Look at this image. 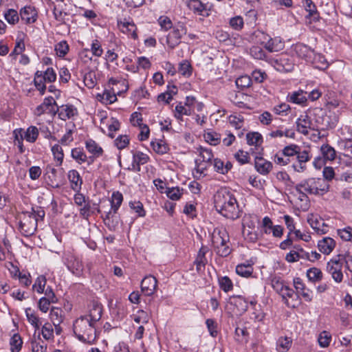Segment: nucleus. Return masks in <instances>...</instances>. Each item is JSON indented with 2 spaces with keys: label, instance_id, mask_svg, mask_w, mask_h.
Wrapping results in <instances>:
<instances>
[{
  "label": "nucleus",
  "instance_id": "1",
  "mask_svg": "<svg viewBox=\"0 0 352 352\" xmlns=\"http://www.w3.org/2000/svg\"><path fill=\"white\" fill-rule=\"evenodd\" d=\"M214 207L223 217L236 219L240 217V210L234 195L227 188L219 189L214 197Z\"/></svg>",
  "mask_w": 352,
  "mask_h": 352
},
{
  "label": "nucleus",
  "instance_id": "2",
  "mask_svg": "<svg viewBox=\"0 0 352 352\" xmlns=\"http://www.w3.org/2000/svg\"><path fill=\"white\" fill-rule=\"evenodd\" d=\"M73 331L83 343L92 344L96 340V324L90 322L87 316H81L74 322Z\"/></svg>",
  "mask_w": 352,
  "mask_h": 352
},
{
  "label": "nucleus",
  "instance_id": "3",
  "mask_svg": "<svg viewBox=\"0 0 352 352\" xmlns=\"http://www.w3.org/2000/svg\"><path fill=\"white\" fill-rule=\"evenodd\" d=\"M329 185L327 181L322 178H308L301 181L296 185L295 189L298 192L302 190L309 195H322L329 190Z\"/></svg>",
  "mask_w": 352,
  "mask_h": 352
},
{
  "label": "nucleus",
  "instance_id": "4",
  "mask_svg": "<svg viewBox=\"0 0 352 352\" xmlns=\"http://www.w3.org/2000/svg\"><path fill=\"white\" fill-rule=\"evenodd\" d=\"M212 243L216 253L221 256L226 257L232 252L229 245V236L226 230H214L212 236Z\"/></svg>",
  "mask_w": 352,
  "mask_h": 352
},
{
  "label": "nucleus",
  "instance_id": "5",
  "mask_svg": "<svg viewBox=\"0 0 352 352\" xmlns=\"http://www.w3.org/2000/svg\"><path fill=\"white\" fill-rule=\"evenodd\" d=\"M36 219L34 212L23 211L19 217V230L24 236L33 235L37 228Z\"/></svg>",
  "mask_w": 352,
  "mask_h": 352
},
{
  "label": "nucleus",
  "instance_id": "6",
  "mask_svg": "<svg viewBox=\"0 0 352 352\" xmlns=\"http://www.w3.org/2000/svg\"><path fill=\"white\" fill-rule=\"evenodd\" d=\"M199 157L195 160V170L199 174L206 175L204 173L212 164L214 157L210 148L200 146L199 148Z\"/></svg>",
  "mask_w": 352,
  "mask_h": 352
},
{
  "label": "nucleus",
  "instance_id": "7",
  "mask_svg": "<svg viewBox=\"0 0 352 352\" xmlns=\"http://www.w3.org/2000/svg\"><path fill=\"white\" fill-rule=\"evenodd\" d=\"M343 259L341 255L333 257L327 263L326 270L331 276L333 280L337 283L342 282L344 275L342 273Z\"/></svg>",
  "mask_w": 352,
  "mask_h": 352
},
{
  "label": "nucleus",
  "instance_id": "8",
  "mask_svg": "<svg viewBox=\"0 0 352 352\" xmlns=\"http://www.w3.org/2000/svg\"><path fill=\"white\" fill-rule=\"evenodd\" d=\"M274 68L280 72H289L293 70L294 62L289 54H281L278 58L271 60Z\"/></svg>",
  "mask_w": 352,
  "mask_h": 352
},
{
  "label": "nucleus",
  "instance_id": "9",
  "mask_svg": "<svg viewBox=\"0 0 352 352\" xmlns=\"http://www.w3.org/2000/svg\"><path fill=\"white\" fill-rule=\"evenodd\" d=\"M294 53L301 59L309 63L313 61L314 58V50L308 45L303 43H296L293 46Z\"/></svg>",
  "mask_w": 352,
  "mask_h": 352
},
{
  "label": "nucleus",
  "instance_id": "10",
  "mask_svg": "<svg viewBox=\"0 0 352 352\" xmlns=\"http://www.w3.org/2000/svg\"><path fill=\"white\" fill-rule=\"evenodd\" d=\"M54 114L58 113V118L62 120H66L77 115V109L72 104L62 105L59 107L58 105L56 110H50Z\"/></svg>",
  "mask_w": 352,
  "mask_h": 352
},
{
  "label": "nucleus",
  "instance_id": "11",
  "mask_svg": "<svg viewBox=\"0 0 352 352\" xmlns=\"http://www.w3.org/2000/svg\"><path fill=\"white\" fill-rule=\"evenodd\" d=\"M102 314V305L96 300H92L89 305V314L87 316L90 322L96 324Z\"/></svg>",
  "mask_w": 352,
  "mask_h": 352
},
{
  "label": "nucleus",
  "instance_id": "12",
  "mask_svg": "<svg viewBox=\"0 0 352 352\" xmlns=\"http://www.w3.org/2000/svg\"><path fill=\"white\" fill-rule=\"evenodd\" d=\"M296 156L297 163L293 164L292 168L295 171L298 173L304 172L307 168L306 162H309L311 160V155H309V152L307 150L300 151V149L298 150V152Z\"/></svg>",
  "mask_w": 352,
  "mask_h": 352
},
{
  "label": "nucleus",
  "instance_id": "13",
  "mask_svg": "<svg viewBox=\"0 0 352 352\" xmlns=\"http://www.w3.org/2000/svg\"><path fill=\"white\" fill-rule=\"evenodd\" d=\"M123 201V195L120 191L113 192L110 200L111 209L106 212L105 219H109L113 214H116Z\"/></svg>",
  "mask_w": 352,
  "mask_h": 352
},
{
  "label": "nucleus",
  "instance_id": "14",
  "mask_svg": "<svg viewBox=\"0 0 352 352\" xmlns=\"http://www.w3.org/2000/svg\"><path fill=\"white\" fill-rule=\"evenodd\" d=\"M157 281L152 275L146 276L141 282V290L145 296L153 295L157 288Z\"/></svg>",
  "mask_w": 352,
  "mask_h": 352
},
{
  "label": "nucleus",
  "instance_id": "15",
  "mask_svg": "<svg viewBox=\"0 0 352 352\" xmlns=\"http://www.w3.org/2000/svg\"><path fill=\"white\" fill-rule=\"evenodd\" d=\"M45 179L47 184L52 188H58L61 186L57 178V170L52 164H47L45 168Z\"/></svg>",
  "mask_w": 352,
  "mask_h": 352
},
{
  "label": "nucleus",
  "instance_id": "16",
  "mask_svg": "<svg viewBox=\"0 0 352 352\" xmlns=\"http://www.w3.org/2000/svg\"><path fill=\"white\" fill-rule=\"evenodd\" d=\"M195 98L194 96H186L184 102H179L177 104V120L178 115H190L194 110Z\"/></svg>",
  "mask_w": 352,
  "mask_h": 352
},
{
  "label": "nucleus",
  "instance_id": "17",
  "mask_svg": "<svg viewBox=\"0 0 352 352\" xmlns=\"http://www.w3.org/2000/svg\"><path fill=\"white\" fill-rule=\"evenodd\" d=\"M117 24L118 28L124 34L131 35V38L134 40H137L138 38L137 34L138 28L133 21H128L126 19H124L123 21L118 20Z\"/></svg>",
  "mask_w": 352,
  "mask_h": 352
},
{
  "label": "nucleus",
  "instance_id": "18",
  "mask_svg": "<svg viewBox=\"0 0 352 352\" xmlns=\"http://www.w3.org/2000/svg\"><path fill=\"white\" fill-rule=\"evenodd\" d=\"M20 16L26 24H31L37 20L38 12L34 7L26 6L20 10Z\"/></svg>",
  "mask_w": 352,
  "mask_h": 352
},
{
  "label": "nucleus",
  "instance_id": "19",
  "mask_svg": "<svg viewBox=\"0 0 352 352\" xmlns=\"http://www.w3.org/2000/svg\"><path fill=\"white\" fill-rule=\"evenodd\" d=\"M296 130L298 133L307 135L311 129L312 122L307 114L300 115L296 121Z\"/></svg>",
  "mask_w": 352,
  "mask_h": 352
},
{
  "label": "nucleus",
  "instance_id": "20",
  "mask_svg": "<svg viewBox=\"0 0 352 352\" xmlns=\"http://www.w3.org/2000/svg\"><path fill=\"white\" fill-rule=\"evenodd\" d=\"M208 252L209 248L207 246L202 245L197 253L194 264L198 273L203 272L205 270V267L208 263L206 255Z\"/></svg>",
  "mask_w": 352,
  "mask_h": 352
},
{
  "label": "nucleus",
  "instance_id": "21",
  "mask_svg": "<svg viewBox=\"0 0 352 352\" xmlns=\"http://www.w3.org/2000/svg\"><path fill=\"white\" fill-rule=\"evenodd\" d=\"M133 154V161L131 164L132 170L140 172L141 170V165H144L146 164L150 158L148 155L146 153H144L142 151H131Z\"/></svg>",
  "mask_w": 352,
  "mask_h": 352
},
{
  "label": "nucleus",
  "instance_id": "22",
  "mask_svg": "<svg viewBox=\"0 0 352 352\" xmlns=\"http://www.w3.org/2000/svg\"><path fill=\"white\" fill-rule=\"evenodd\" d=\"M254 168L261 175H267L272 170L273 164L263 157L256 156L254 160Z\"/></svg>",
  "mask_w": 352,
  "mask_h": 352
},
{
  "label": "nucleus",
  "instance_id": "23",
  "mask_svg": "<svg viewBox=\"0 0 352 352\" xmlns=\"http://www.w3.org/2000/svg\"><path fill=\"white\" fill-rule=\"evenodd\" d=\"M186 4L195 14L202 16L209 15L207 4L203 3L200 0H187Z\"/></svg>",
  "mask_w": 352,
  "mask_h": 352
},
{
  "label": "nucleus",
  "instance_id": "24",
  "mask_svg": "<svg viewBox=\"0 0 352 352\" xmlns=\"http://www.w3.org/2000/svg\"><path fill=\"white\" fill-rule=\"evenodd\" d=\"M67 177L71 188L75 192L80 191L83 181L79 173L75 169L70 170L68 172Z\"/></svg>",
  "mask_w": 352,
  "mask_h": 352
},
{
  "label": "nucleus",
  "instance_id": "25",
  "mask_svg": "<svg viewBox=\"0 0 352 352\" xmlns=\"http://www.w3.org/2000/svg\"><path fill=\"white\" fill-rule=\"evenodd\" d=\"M307 221L317 234H322L328 232V226L325 225L322 219L311 215L308 218Z\"/></svg>",
  "mask_w": 352,
  "mask_h": 352
},
{
  "label": "nucleus",
  "instance_id": "26",
  "mask_svg": "<svg viewBox=\"0 0 352 352\" xmlns=\"http://www.w3.org/2000/svg\"><path fill=\"white\" fill-rule=\"evenodd\" d=\"M303 6L309 14L306 16L307 19H310L309 23L317 22L320 19V14L316 9V5L311 0H304Z\"/></svg>",
  "mask_w": 352,
  "mask_h": 352
},
{
  "label": "nucleus",
  "instance_id": "27",
  "mask_svg": "<svg viewBox=\"0 0 352 352\" xmlns=\"http://www.w3.org/2000/svg\"><path fill=\"white\" fill-rule=\"evenodd\" d=\"M283 300L287 307H295V303L293 301H296L298 299V294L295 293L293 289L287 286L285 289L280 293Z\"/></svg>",
  "mask_w": 352,
  "mask_h": 352
},
{
  "label": "nucleus",
  "instance_id": "28",
  "mask_svg": "<svg viewBox=\"0 0 352 352\" xmlns=\"http://www.w3.org/2000/svg\"><path fill=\"white\" fill-rule=\"evenodd\" d=\"M335 246V241L330 237H325L318 243L319 250L324 254H329L333 251Z\"/></svg>",
  "mask_w": 352,
  "mask_h": 352
},
{
  "label": "nucleus",
  "instance_id": "29",
  "mask_svg": "<svg viewBox=\"0 0 352 352\" xmlns=\"http://www.w3.org/2000/svg\"><path fill=\"white\" fill-rule=\"evenodd\" d=\"M307 92H304L302 90L294 91L287 96V101L304 106L307 100Z\"/></svg>",
  "mask_w": 352,
  "mask_h": 352
},
{
  "label": "nucleus",
  "instance_id": "30",
  "mask_svg": "<svg viewBox=\"0 0 352 352\" xmlns=\"http://www.w3.org/2000/svg\"><path fill=\"white\" fill-rule=\"evenodd\" d=\"M284 46V42L279 37L271 38L265 44V48L270 52H279Z\"/></svg>",
  "mask_w": 352,
  "mask_h": 352
},
{
  "label": "nucleus",
  "instance_id": "31",
  "mask_svg": "<svg viewBox=\"0 0 352 352\" xmlns=\"http://www.w3.org/2000/svg\"><path fill=\"white\" fill-rule=\"evenodd\" d=\"M267 136L271 138H280L282 137H286L294 139L295 138V132L292 129L285 128L283 129V127H280L275 131H270L267 134Z\"/></svg>",
  "mask_w": 352,
  "mask_h": 352
},
{
  "label": "nucleus",
  "instance_id": "32",
  "mask_svg": "<svg viewBox=\"0 0 352 352\" xmlns=\"http://www.w3.org/2000/svg\"><path fill=\"white\" fill-rule=\"evenodd\" d=\"M52 106L57 107V103L52 96H48L43 100V102L36 108L35 113L37 116L43 114L47 109L50 111V107Z\"/></svg>",
  "mask_w": 352,
  "mask_h": 352
},
{
  "label": "nucleus",
  "instance_id": "33",
  "mask_svg": "<svg viewBox=\"0 0 352 352\" xmlns=\"http://www.w3.org/2000/svg\"><path fill=\"white\" fill-rule=\"evenodd\" d=\"M236 273L243 278H250L252 276L254 268L252 264L241 263L236 266Z\"/></svg>",
  "mask_w": 352,
  "mask_h": 352
},
{
  "label": "nucleus",
  "instance_id": "34",
  "mask_svg": "<svg viewBox=\"0 0 352 352\" xmlns=\"http://www.w3.org/2000/svg\"><path fill=\"white\" fill-rule=\"evenodd\" d=\"M292 340L287 336H281L276 341V350L278 352H287L291 348Z\"/></svg>",
  "mask_w": 352,
  "mask_h": 352
},
{
  "label": "nucleus",
  "instance_id": "35",
  "mask_svg": "<svg viewBox=\"0 0 352 352\" xmlns=\"http://www.w3.org/2000/svg\"><path fill=\"white\" fill-rule=\"evenodd\" d=\"M85 147L89 153L96 156H102L103 149L94 140L89 139L85 142Z\"/></svg>",
  "mask_w": 352,
  "mask_h": 352
},
{
  "label": "nucleus",
  "instance_id": "36",
  "mask_svg": "<svg viewBox=\"0 0 352 352\" xmlns=\"http://www.w3.org/2000/svg\"><path fill=\"white\" fill-rule=\"evenodd\" d=\"M68 270L73 274L79 273L81 271V264L73 256H69L65 258V262Z\"/></svg>",
  "mask_w": 352,
  "mask_h": 352
},
{
  "label": "nucleus",
  "instance_id": "37",
  "mask_svg": "<svg viewBox=\"0 0 352 352\" xmlns=\"http://www.w3.org/2000/svg\"><path fill=\"white\" fill-rule=\"evenodd\" d=\"M10 351L12 352H20L23 345V340L19 333H14L10 340Z\"/></svg>",
  "mask_w": 352,
  "mask_h": 352
},
{
  "label": "nucleus",
  "instance_id": "38",
  "mask_svg": "<svg viewBox=\"0 0 352 352\" xmlns=\"http://www.w3.org/2000/svg\"><path fill=\"white\" fill-rule=\"evenodd\" d=\"M71 156L78 164L85 163V160H87L86 153L83 148L80 147L72 149Z\"/></svg>",
  "mask_w": 352,
  "mask_h": 352
},
{
  "label": "nucleus",
  "instance_id": "39",
  "mask_svg": "<svg viewBox=\"0 0 352 352\" xmlns=\"http://www.w3.org/2000/svg\"><path fill=\"white\" fill-rule=\"evenodd\" d=\"M247 143L249 145L256 146L261 145L263 143V137L258 132H250L246 135Z\"/></svg>",
  "mask_w": 352,
  "mask_h": 352
},
{
  "label": "nucleus",
  "instance_id": "40",
  "mask_svg": "<svg viewBox=\"0 0 352 352\" xmlns=\"http://www.w3.org/2000/svg\"><path fill=\"white\" fill-rule=\"evenodd\" d=\"M321 153L323 158L326 160L333 161L335 160L336 153L335 149L329 144H323L321 148Z\"/></svg>",
  "mask_w": 352,
  "mask_h": 352
},
{
  "label": "nucleus",
  "instance_id": "41",
  "mask_svg": "<svg viewBox=\"0 0 352 352\" xmlns=\"http://www.w3.org/2000/svg\"><path fill=\"white\" fill-rule=\"evenodd\" d=\"M38 136V130L34 126H30L27 129L23 137L24 139L30 142L34 143L36 142Z\"/></svg>",
  "mask_w": 352,
  "mask_h": 352
},
{
  "label": "nucleus",
  "instance_id": "42",
  "mask_svg": "<svg viewBox=\"0 0 352 352\" xmlns=\"http://www.w3.org/2000/svg\"><path fill=\"white\" fill-rule=\"evenodd\" d=\"M129 205L130 208L137 213L138 217H144L146 216V210L144 208L142 203L140 201H131Z\"/></svg>",
  "mask_w": 352,
  "mask_h": 352
},
{
  "label": "nucleus",
  "instance_id": "43",
  "mask_svg": "<svg viewBox=\"0 0 352 352\" xmlns=\"http://www.w3.org/2000/svg\"><path fill=\"white\" fill-rule=\"evenodd\" d=\"M307 276L311 282L320 281L322 279V272L317 267H311L307 271Z\"/></svg>",
  "mask_w": 352,
  "mask_h": 352
},
{
  "label": "nucleus",
  "instance_id": "44",
  "mask_svg": "<svg viewBox=\"0 0 352 352\" xmlns=\"http://www.w3.org/2000/svg\"><path fill=\"white\" fill-rule=\"evenodd\" d=\"M250 54L255 59L268 61L265 51L259 46H252L250 50Z\"/></svg>",
  "mask_w": 352,
  "mask_h": 352
},
{
  "label": "nucleus",
  "instance_id": "45",
  "mask_svg": "<svg viewBox=\"0 0 352 352\" xmlns=\"http://www.w3.org/2000/svg\"><path fill=\"white\" fill-rule=\"evenodd\" d=\"M52 153L54 155V160L57 162V166H60L63 164L64 153L62 147L59 144H55L52 147Z\"/></svg>",
  "mask_w": 352,
  "mask_h": 352
},
{
  "label": "nucleus",
  "instance_id": "46",
  "mask_svg": "<svg viewBox=\"0 0 352 352\" xmlns=\"http://www.w3.org/2000/svg\"><path fill=\"white\" fill-rule=\"evenodd\" d=\"M234 304L237 307L239 311L245 312L248 308V301L241 296H236L233 297Z\"/></svg>",
  "mask_w": 352,
  "mask_h": 352
},
{
  "label": "nucleus",
  "instance_id": "47",
  "mask_svg": "<svg viewBox=\"0 0 352 352\" xmlns=\"http://www.w3.org/2000/svg\"><path fill=\"white\" fill-rule=\"evenodd\" d=\"M219 284L220 288L225 292H228L233 289V284L231 279L227 276H221L219 278Z\"/></svg>",
  "mask_w": 352,
  "mask_h": 352
},
{
  "label": "nucleus",
  "instance_id": "48",
  "mask_svg": "<svg viewBox=\"0 0 352 352\" xmlns=\"http://www.w3.org/2000/svg\"><path fill=\"white\" fill-rule=\"evenodd\" d=\"M5 19L11 25H15L19 21V15L16 10L14 9H9L4 14Z\"/></svg>",
  "mask_w": 352,
  "mask_h": 352
},
{
  "label": "nucleus",
  "instance_id": "49",
  "mask_svg": "<svg viewBox=\"0 0 352 352\" xmlns=\"http://www.w3.org/2000/svg\"><path fill=\"white\" fill-rule=\"evenodd\" d=\"M46 283L47 279L45 276H38L32 286V289H35L38 294H42L44 292Z\"/></svg>",
  "mask_w": 352,
  "mask_h": 352
},
{
  "label": "nucleus",
  "instance_id": "50",
  "mask_svg": "<svg viewBox=\"0 0 352 352\" xmlns=\"http://www.w3.org/2000/svg\"><path fill=\"white\" fill-rule=\"evenodd\" d=\"M25 315L28 322L36 329L40 328L41 322L38 317H37L34 313H30L31 308L28 307L25 309Z\"/></svg>",
  "mask_w": 352,
  "mask_h": 352
},
{
  "label": "nucleus",
  "instance_id": "51",
  "mask_svg": "<svg viewBox=\"0 0 352 352\" xmlns=\"http://www.w3.org/2000/svg\"><path fill=\"white\" fill-rule=\"evenodd\" d=\"M69 45L66 41H61L55 45V51L59 57H64L69 52Z\"/></svg>",
  "mask_w": 352,
  "mask_h": 352
},
{
  "label": "nucleus",
  "instance_id": "52",
  "mask_svg": "<svg viewBox=\"0 0 352 352\" xmlns=\"http://www.w3.org/2000/svg\"><path fill=\"white\" fill-rule=\"evenodd\" d=\"M204 138L208 143L214 146L219 144L221 142L220 135L214 131L205 133Z\"/></svg>",
  "mask_w": 352,
  "mask_h": 352
},
{
  "label": "nucleus",
  "instance_id": "53",
  "mask_svg": "<svg viewBox=\"0 0 352 352\" xmlns=\"http://www.w3.org/2000/svg\"><path fill=\"white\" fill-rule=\"evenodd\" d=\"M151 146L155 153L161 155L166 153L168 150V146L162 140L151 141Z\"/></svg>",
  "mask_w": 352,
  "mask_h": 352
},
{
  "label": "nucleus",
  "instance_id": "54",
  "mask_svg": "<svg viewBox=\"0 0 352 352\" xmlns=\"http://www.w3.org/2000/svg\"><path fill=\"white\" fill-rule=\"evenodd\" d=\"M192 67L190 63L187 60H185L181 63H179V66L178 68L179 73L184 77H189L192 74Z\"/></svg>",
  "mask_w": 352,
  "mask_h": 352
},
{
  "label": "nucleus",
  "instance_id": "55",
  "mask_svg": "<svg viewBox=\"0 0 352 352\" xmlns=\"http://www.w3.org/2000/svg\"><path fill=\"white\" fill-rule=\"evenodd\" d=\"M298 150H300V146L296 144H292L284 147L282 151L283 155L285 157H286L287 158H289L290 157L296 156L298 152Z\"/></svg>",
  "mask_w": 352,
  "mask_h": 352
},
{
  "label": "nucleus",
  "instance_id": "56",
  "mask_svg": "<svg viewBox=\"0 0 352 352\" xmlns=\"http://www.w3.org/2000/svg\"><path fill=\"white\" fill-rule=\"evenodd\" d=\"M129 144V138L127 135H120L115 140L114 144L119 149L125 148Z\"/></svg>",
  "mask_w": 352,
  "mask_h": 352
},
{
  "label": "nucleus",
  "instance_id": "57",
  "mask_svg": "<svg viewBox=\"0 0 352 352\" xmlns=\"http://www.w3.org/2000/svg\"><path fill=\"white\" fill-rule=\"evenodd\" d=\"M287 286V285H285L284 281L280 277H274L272 279V287L280 294Z\"/></svg>",
  "mask_w": 352,
  "mask_h": 352
},
{
  "label": "nucleus",
  "instance_id": "58",
  "mask_svg": "<svg viewBox=\"0 0 352 352\" xmlns=\"http://www.w3.org/2000/svg\"><path fill=\"white\" fill-rule=\"evenodd\" d=\"M93 214V211L91 208V204L90 201H87L82 208L80 209V215L85 219H88L89 217Z\"/></svg>",
  "mask_w": 352,
  "mask_h": 352
},
{
  "label": "nucleus",
  "instance_id": "59",
  "mask_svg": "<svg viewBox=\"0 0 352 352\" xmlns=\"http://www.w3.org/2000/svg\"><path fill=\"white\" fill-rule=\"evenodd\" d=\"M331 340V335L327 331H324L320 334L318 341L321 347L325 348L329 345Z\"/></svg>",
  "mask_w": 352,
  "mask_h": 352
},
{
  "label": "nucleus",
  "instance_id": "60",
  "mask_svg": "<svg viewBox=\"0 0 352 352\" xmlns=\"http://www.w3.org/2000/svg\"><path fill=\"white\" fill-rule=\"evenodd\" d=\"M236 85L241 89L248 88L250 87L252 84V79L248 76H241L236 78Z\"/></svg>",
  "mask_w": 352,
  "mask_h": 352
},
{
  "label": "nucleus",
  "instance_id": "61",
  "mask_svg": "<svg viewBox=\"0 0 352 352\" xmlns=\"http://www.w3.org/2000/svg\"><path fill=\"white\" fill-rule=\"evenodd\" d=\"M234 157L240 164H245L250 161L249 153L243 150H239L234 154Z\"/></svg>",
  "mask_w": 352,
  "mask_h": 352
},
{
  "label": "nucleus",
  "instance_id": "62",
  "mask_svg": "<svg viewBox=\"0 0 352 352\" xmlns=\"http://www.w3.org/2000/svg\"><path fill=\"white\" fill-rule=\"evenodd\" d=\"M267 74L261 69H255L252 73V81L254 80L257 83L263 82L267 78Z\"/></svg>",
  "mask_w": 352,
  "mask_h": 352
},
{
  "label": "nucleus",
  "instance_id": "63",
  "mask_svg": "<svg viewBox=\"0 0 352 352\" xmlns=\"http://www.w3.org/2000/svg\"><path fill=\"white\" fill-rule=\"evenodd\" d=\"M338 234L344 241H352V228L346 227L338 230Z\"/></svg>",
  "mask_w": 352,
  "mask_h": 352
},
{
  "label": "nucleus",
  "instance_id": "64",
  "mask_svg": "<svg viewBox=\"0 0 352 352\" xmlns=\"http://www.w3.org/2000/svg\"><path fill=\"white\" fill-rule=\"evenodd\" d=\"M32 351V352H46L47 344H44L43 340L37 342L36 340H32L31 342Z\"/></svg>",
  "mask_w": 352,
  "mask_h": 352
}]
</instances>
